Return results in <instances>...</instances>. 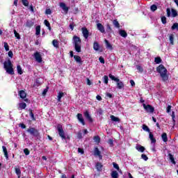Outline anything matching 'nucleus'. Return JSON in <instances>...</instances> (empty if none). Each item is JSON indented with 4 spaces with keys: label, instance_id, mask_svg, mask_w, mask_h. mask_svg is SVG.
Instances as JSON below:
<instances>
[{
    "label": "nucleus",
    "instance_id": "57",
    "mask_svg": "<svg viewBox=\"0 0 178 178\" xmlns=\"http://www.w3.org/2000/svg\"><path fill=\"white\" fill-rule=\"evenodd\" d=\"M166 12H167V17H170V15H171L170 8H168L166 9Z\"/></svg>",
    "mask_w": 178,
    "mask_h": 178
},
{
    "label": "nucleus",
    "instance_id": "40",
    "mask_svg": "<svg viewBox=\"0 0 178 178\" xmlns=\"http://www.w3.org/2000/svg\"><path fill=\"white\" fill-rule=\"evenodd\" d=\"M95 143H99L101 142V138L99 136H95L93 138Z\"/></svg>",
    "mask_w": 178,
    "mask_h": 178
},
{
    "label": "nucleus",
    "instance_id": "59",
    "mask_svg": "<svg viewBox=\"0 0 178 178\" xmlns=\"http://www.w3.org/2000/svg\"><path fill=\"white\" fill-rule=\"evenodd\" d=\"M99 60L100 63H103V64L105 63V59L102 56H100L99 58Z\"/></svg>",
    "mask_w": 178,
    "mask_h": 178
},
{
    "label": "nucleus",
    "instance_id": "25",
    "mask_svg": "<svg viewBox=\"0 0 178 178\" xmlns=\"http://www.w3.org/2000/svg\"><path fill=\"white\" fill-rule=\"evenodd\" d=\"M113 24L116 29H120V24H119V21H118V19H114L113 21Z\"/></svg>",
    "mask_w": 178,
    "mask_h": 178
},
{
    "label": "nucleus",
    "instance_id": "49",
    "mask_svg": "<svg viewBox=\"0 0 178 178\" xmlns=\"http://www.w3.org/2000/svg\"><path fill=\"white\" fill-rule=\"evenodd\" d=\"M4 48L6 51H9V44L6 42H4Z\"/></svg>",
    "mask_w": 178,
    "mask_h": 178
},
{
    "label": "nucleus",
    "instance_id": "37",
    "mask_svg": "<svg viewBox=\"0 0 178 178\" xmlns=\"http://www.w3.org/2000/svg\"><path fill=\"white\" fill-rule=\"evenodd\" d=\"M17 70L18 74H23V70H22V66H20V65H17Z\"/></svg>",
    "mask_w": 178,
    "mask_h": 178
},
{
    "label": "nucleus",
    "instance_id": "15",
    "mask_svg": "<svg viewBox=\"0 0 178 178\" xmlns=\"http://www.w3.org/2000/svg\"><path fill=\"white\" fill-rule=\"evenodd\" d=\"M104 42L106 44V48L107 49H110L111 51H112V49H113V47L112 46V44L109 42V41L106 39L104 40Z\"/></svg>",
    "mask_w": 178,
    "mask_h": 178
},
{
    "label": "nucleus",
    "instance_id": "53",
    "mask_svg": "<svg viewBox=\"0 0 178 178\" xmlns=\"http://www.w3.org/2000/svg\"><path fill=\"white\" fill-rule=\"evenodd\" d=\"M171 116H172V122H173L174 123H176V120H175V118H176V115H175V111H172V112Z\"/></svg>",
    "mask_w": 178,
    "mask_h": 178
},
{
    "label": "nucleus",
    "instance_id": "3",
    "mask_svg": "<svg viewBox=\"0 0 178 178\" xmlns=\"http://www.w3.org/2000/svg\"><path fill=\"white\" fill-rule=\"evenodd\" d=\"M4 69L6 70L8 74H15V71L13 70V64L10 59H8L7 61L4 62Z\"/></svg>",
    "mask_w": 178,
    "mask_h": 178
},
{
    "label": "nucleus",
    "instance_id": "48",
    "mask_svg": "<svg viewBox=\"0 0 178 178\" xmlns=\"http://www.w3.org/2000/svg\"><path fill=\"white\" fill-rule=\"evenodd\" d=\"M22 5L24 6H29V1L28 0H22Z\"/></svg>",
    "mask_w": 178,
    "mask_h": 178
},
{
    "label": "nucleus",
    "instance_id": "54",
    "mask_svg": "<svg viewBox=\"0 0 178 178\" xmlns=\"http://www.w3.org/2000/svg\"><path fill=\"white\" fill-rule=\"evenodd\" d=\"M161 22L163 23V24H166V17H161Z\"/></svg>",
    "mask_w": 178,
    "mask_h": 178
},
{
    "label": "nucleus",
    "instance_id": "28",
    "mask_svg": "<svg viewBox=\"0 0 178 178\" xmlns=\"http://www.w3.org/2000/svg\"><path fill=\"white\" fill-rule=\"evenodd\" d=\"M41 34V26L38 25L35 27V35H40Z\"/></svg>",
    "mask_w": 178,
    "mask_h": 178
},
{
    "label": "nucleus",
    "instance_id": "34",
    "mask_svg": "<svg viewBox=\"0 0 178 178\" xmlns=\"http://www.w3.org/2000/svg\"><path fill=\"white\" fill-rule=\"evenodd\" d=\"M109 79L113 80V81H119V79L116 78L115 76H113L112 74H108Z\"/></svg>",
    "mask_w": 178,
    "mask_h": 178
},
{
    "label": "nucleus",
    "instance_id": "60",
    "mask_svg": "<svg viewBox=\"0 0 178 178\" xmlns=\"http://www.w3.org/2000/svg\"><path fill=\"white\" fill-rule=\"evenodd\" d=\"M77 138L79 139V140H81V138H83V134L81 132H79L77 134Z\"/></svg>",
    "mask_w": 178,
    "mask_h": 178
},
{
    "label": "nucleus",
    "instance_id": "6",
    "mask_svg": "<svg viewBox=\"0 0 178 178\" xmlns=\"http://www.w3.org/2000/svg\"><path fill=\"white\" fill-rule=\"evenodd\" d=\"M143 108L147 112V113H154L155 112V108H154L150 104L146 105L145 104H143Z\"/></svg>",
    "mask_w": 178,
    "mask_h": 178
},
{
    "label": "nucleus",
    "instance_id": "56",
    "mask_svg": "<svg viewBox=\"0 0 178 178\" xmlns=\"http://www.w3.org/2000/svg\"><path fill=\"white\" fill-rule=\"evenodd\" d=\"M24 153L25 154V155H30V150H29V149L25 148L24 149Z\"/></svg>",
    "mask_w": 178,
    "mask_h": 178
},
{
    "label": "nucleus",
    "instance_id": "14",
    "mask_svg": "<svg viewBox=\"0 0 178 178\" xmlns=\"http://www.w3.org/2000/svg\"><path fill=\"white\" fill-rule=\"evenodd\" d=\"M97 27L99 31H100V33H105V27H104V25H102V24H97Z\"/></svg>",
    "mask_w": 178,
    "mask_h": 178
},
{
    "label": "nucleus",
    "instance_id": "33",
    "mask_svg": "<svg viewBox=\"0 0 178 178\" xmlns=\"http://www.w3.org/2000/svg\"><path fill=\"white\" fill-rule=\"evenodd\" d=\"M111 177L113 178H119V173L117 171H112L111 172Z\"/></svg>",
    "mask_w": 178,
    "mask_h": 178
},
{
    "label": "nucleus",
    "instance_id": "17",
    "mask_svg": "<svg viewBox=\"0 0 178 178\" xmlns=\"http://www.w3.org/2000/svg\"><path fill=\"white\" fill-rule=\"evenodd\" d=\"M19 95L22 99H24L27 97V94L24 90H19Z\"/></svg>",
    "mask_w": 178,
    "mask_h": 178
},
{
    "label": "nucleus",
    "instance_id": "13",
    "mask_svg": "<svg viewBox=\"0 0 178 178\" xmlns=\"http://www.w3.org/2000/svg\"><path fill=\"white\" fill-rule=\"evenodd\" d=\"M116 83L117 88H118V90H122L124 88V83H123V81H120V79H119V81H116Z\"/></svg>",
    "mask_w": 178,
    "mask_h": 178
},
{
    "label": "nucleus",
    "instance_id": "52",
    "mask_svg": "<svg viewBox=\"0 0 178 178\" xmlns=\"http://www.w3.org/2000/svg\"><path fill=\"white\" fill-rule=\"evenodd\" d=\"M35 84L37 87H38V86H41V81H40V78L35 79Z\"/></svg>",
    "mask_w": 178,
    "mask_h": 178
},
{
    "label": "nucleus",
    "instance_id": "20",
    "mask_svg": "<svg viewBox=\"0 0 178 178\" xmlns=\"http://www.w3.org/2000/svg\"><path fill=\"white\" fill-rule=\"evenodd\" d=\"M3 152H4V156L6 157V159H9V154H8V149H6V147L3 146Z\"/></svg>",
    "mask_w": 178,
    "mask_h": 178
},
{
    "label": "nucleus",
    "instance_id": "27",
    "mask_svg": "<svg viewBox=\"0 0 178 178\" xmlns=\"http://www.w3.org/2000/svg\"><path fill=\"white\" fill-rule=\"evenodd\" d=\"M52 45L54 47V48H59V42L58 40L54 39L52 40Z\"/></svg>",
    "mask_w": 178,
    "mask_h": 178
},
{
    "label": "nucleus",
    "instance_id": "61",
    "mask_svg": "<svg viewBox=\"0 0 178 178\" xmlns=\"http://www.w3.org/2000/svg\"><path fill=\"white\" fill-rule=\"evenodd\" d=\"M8 55L9 58H13V51H12V50L9 51Z\"/></svg>",
    "mask_w": 178,
    "mask_h": 178
},
{
    "label": "nucleus",
    "instance_id": "58",
    "mask_svg": "<svg viewBox=\"0 0 178 178\" xmlns=\"http://www.w3.org/2000/svg\"><path fill=\"white\" fill-rule=\"evenodd\" d=\"M63 95H65V93H63V92H59L58 94L57 97L58 98H62L63 97Z\"/></svg>",
    "mask_w": 178,
    "mask_h": 178
},
{
    "label": "nucleus",
    "instance_id": "23",
    "mask_svg": "<svg viewBox=\"0 0 178 178\" xmlns=\"http://www.w3.org/2000/svg\"><path fill=\"white\" fill-rule=\"evenodd\" d=\"M119 34L121 37H123V38H126V37H127V32L124 30H120Z\"/></svg>",
    "mask_w": 178,
    "mask_h": 178
},
{
    "label": "nucleus",
    "instance_id": "39",
    "mask_svg": "<svg viewBox=\"0 0 178 178\" xmlns=\"http://www.w3.org/2000/svg\"><path fill=\"white\" fill-rule=\"evenodd\" d=\"M154 62L157 65H159V63H162V58H161V57H156L154 58Z\"/></svg>",
    "mask_w": 178,
    "mask_h": 178
},
{
    "label": "nucleus",
    "instance_id": "11",
    "mask_svg": "<svg viewBox=\"0 0 178 178\" xmlns=\"http://www.w3.org/2000/svg\"><path fill=\"white\" fill-rule=\"evenodd\" d=\"M93 49L95 51H99V52H102V49H101V46H99V43H98V42H94Z\"/></svg>",
    "mask_w": 178,
    "mask_h": 178
},
{
    "label": "nucleus",
    "instance_id": "47",
    "mask_svg": "<svg viewBox=\"0 0 178 178\" xmlns=\"http://www.w3.org/2000/svg\"><path fill=\"white\" fill-rule=\"evenodd\" d=\"M143 129L145 131H147L148 133H149V128L148 127V126L143 124Z\"/></svg>",
    "mask_w": 178,
    "mask_h": 178
},
{
    "label": "nucleus",
    "instance_id": "26",
    "mask_svg": "<svg viewBox=\"0 0 178 178\" xmlns=\"http://www.w3.org/2000/svg\"><path fill=\"white\" fill-rule=\"evenodd\" d=\"M44 26H46V27H48V29L49 30V31H51V30H52V28L51 27V24L49 23V21L44 19Z\"/></svg>",
    "mask_w": 178,
    "mask_h": 178
},
{
    "label": "nucleus",
    "instance_id": "44",
    "mask_svg": "<svg viewBox=\"0 0 178 178\" xmlns=\"http://www.w3.org/2000/svg\"><path fill=\"white\" fill-rule=\"evenodd\" d=\"M156 9H158V6H156V5L155 4H153L150 6V10H152V12H155Z\"/></svg>",
    "mask_w": 178,
    "mask_h": 178
},
{
    "label": "nucleus",
    "instance_id": "1",
    "mask_svg": "<svg viewBox=\"0 0 178 178\" xmlns=\"http://www.w3.org/2000/svg\"><path fill=\"white\" fill-rule=\"evenodd\" d=\"M156 72L160 74L162 81H168L169 80V75H168V70L164 65L161 64L156 67Z\"/></svg>",
    "mask_w": 178,
    "mask_h": 178
},
{
    "label": "nucleus",
    "instance_id": "22",
    "mask_svg": "<svg viewBox=\"0 0 178 178\" xmlns=\"http://www.w3.org/2000/svg\"><path fill=\"white\" fill-rule=\"evenodd\" d=\"M15 173L17 175L18 178H20V176L22 175V171L20 170V168L15 166Z\"/></svg>",
    "mask_w": 178,
    "mask_h": 178
},
{
    "label": "nucleus",
    "instance_id": "8",
    "mask_svg": "<svg viewBox=\"0 0 178 178\" xmlns=\"http://www.w3.org/2000/svg\"><path fill=\"white\" fill-rule=\"evenodd\" d=\"M83 115L86 119L89 122V123H92V122H94V120L92 119L88 111H85L83 113Z\"/></svg>",
    "mask_w": 178,
    "mask_h": 178
},
{
    "label": "nucleus",
    "instance_id": "45",
    "mask_svg": "<svg viewBox=\"0 0 178 178\" xmlns=\"http://www.w3.org/2000/svg\"><path fill=\"white\" fill-rule=\"evenodd\" d=\"M108 81H109V78L108 77V76L105 75L104 76V84H108Z\"/></svg>",
    "mask_w": 178,
    "mask_h": 178
},
{
    "label": "nucleus",
    "instance_id": "64",
    "mask_svg": "<svg viewBox=\"0 0 178 178\" xmlns=\"http://www.w3.org/2000/svg\"><path fill=\"white\" fill-rule=\"evenodd\" d=\"M170 111H172V106L169 105L167 107V110H166L167 113H169L170 112Z\"/></svg>",
    "mask_w": 178,
    "mask_h": 178
},
{
    "label": "nucleus",
    "instance_id": "63",
    "mask_svg": "<svg viewBox=\"0 0 178 178\" xmlns=\"http://www.w3.org/2000/svg\"><path fill=\"white\" fill-rule=\"evenodd\" d=\"M97 113L99 115H103L104 114V110H102V108H99L97 111Z\"/></svg>",
    "mask_w": 178,
    "mask_h": 178
},
{
    "label": "nucleus",
    "instance_id": "62",
    "mask_svg": "<svg viewBox=\"0 0 178 178\" xmlns=\"http://www.w3.org/2000/svg\"><path fill=\"white\" fill-rule=\"evenodd\" d=\"M51 13H52V11L51 10V9H46L45 10V14L46 15H51Z\"/></svg>",
    "mask_w": 178,
    "mask_h": 178
},
{
    "label": "nucleus",
    "instance_id": "9",
    "mask_svg": "<svg viewBox=\"0 0 178 178\" xmlns=\"http://www.w3.org/2000/svg\"><path fill=\"white\" fill-rule=\"evenodd\" d=\"M81 31H82V34H83L84 38H86V40H87V38H88L89 34H90L88 29H87L86 27H82Z\"/></svg>",
    "mask_w": 178,
    "mask_h": 178
},
{
    "label": "nucleus",
    "instance_id": "5",
    "mask_svg": "<svg viewBox=\"0 0 178 178\" xmlns=\"http://www.w3.org/2000/svg\"><path fill=\"white\" fill-rule=\"evenodd\" d=\"M57 131L60 138H62V140H66V134H65V131L63 130V127H62V124H58L57 125Z\"/></svg>",
    "mask_w": 178,
    "mask_h": 178
},
{
    "label": "nucleus",
    "instance_id": "51",
    "mask_svg": "<svg viewBox=\"0 0 178 178\" xmlns=\"http://www.w3.org/2000/svg\"><path fill=\"white\" fill-rule=\"evenodd\" d=\"M78 152L81 155H83V154H84V149L79 147L78 148Z\"/></svg>",
    "mask_w": 178,
    "mask_h": 178
},
{
    "label": "nucleus",
    "instance_id": "35",
    "mask_svg": "<svg viewBox=\"0 0 178 178\" xmlns=\"http://www.w3.org/2000/svg\"><path fill=\"white\" fill-rule=\"evenodd\" d=\"M169 40L171 45H175V42H174L175 37L173 34L170 35Z\"/></svg>",
    "mask_w": 178,
    "mask_h": 178
},
{
    "label": "nucleus",
    "instance_id": "38",
    "mask_svg": "<svg viewBox=\"0 0 178 178\" xmlns=\"http://www.w3.org/2000/svg\"><path fill=\"white\" fill-rule=\"evenodd\" d=\"M26 107H27V104H26V103H19V108L20 109H26Z\"/></svg>",
    "mask_w": 178,
    "mask_h": 178
},
{
    "label": "nucleus",
    "instance_id": "50",
    "mask_svg": "<svg viewBox=\"0 0 178 178\" xmlns=\"http://www.w3.org/2000/svg\"><path fill=\"white\" fill-rule=\"evenodd\" d=\"M106 30L108 33H111V31H112V28L111 27V25L109 24H106Z\"/></svg>",
    "mask_w": 178,
    "mask_h": 178
},
{
    "label": "nucleus",
    "instance_id": "43",
    "mask_svg": "<svg viewBox=\"0 0 178 178\" xmlns=\"http://www.w3.org/2000/svg\"><path fill=\"white\" fill-rule=\"evenodd\" d=\"M136 69L138 70V72H140V73H143V72H144V68H143V67H141L140 65H136Z\"/></svg>",
    "mask_w": 178,
    "mask_h": 178
},
{
    "label": "nucleus",
    "instance_id": "31",
    "mask_svg": "<svg viewBox=\"0 0 178 178\" xmlns=\"http://www.w3.org/2000/svg\"><path fill=\"white\" fill-rule=\"evenodd\" d=\"M171 13H172L171 14L172 17H177V16H178L177 10L172 8L171 9Z\"/></svg>",
    "mask_w": 178,
    "mask_h": 178
},
{
    "label": "nucleus",
    "instance_id": "2",
    "mask_svg": "<svg viewBox=\"0 0 178 178\" xmlns=\"http://www.w3.org/2000/svg\"><path fill=\"white\" fill-rule=\"evenodd\" d=\"M72 40L74 41L73 42L76 52H81V39L80 38V37L77 35H74Z\"/></svg>",
    "mask_w": 178,
    "mask_h": 178
},
{
    "label": "nucleus",
    "instance_id": "18",
    "mask_svg": "<svg viewBox=\"0 0 178 178\" xmlns=\"http://www.w3.org/2000/svg\"><path fill=\"white\" fill-rule=\"evenodd\" d=\"M95 166L97 172H101L102 170V168H104V165L100 162H97Z\"/></svg>",
    "mask_w": 178,
    "mask_h": 178
},
{
    "label": "nucleus",
    "instance_id": "12",
    "mask_svg": "<svg viewBox=\"0 0 178 178\" xmlns=\"http://www.w3.org/2000/svg\"><path fill=\"white\" fill-rule=\"evenodd\" d=\"M94 155L95 156H99L100 159H102V155L101 154V151H99V149H98V147H95Z\"/></svg>",
    "mask_w": 178,
    "mask_h": 178
},
{
    "label": "nucleus",
    "instance_id": "7",
    "mask_svg": "<svg viewBox=\"0 0 178 178\" xmlns=\"http://www.w3.org/2000/svg\"><path fill=\"white\" fill-rule=\"evenodd\" d=\"M34 58L35 59V61L38 62V63H41V62H42V57H41V54H40V52L36 51L34 54Z\"/></svg>",
    "mask_w": 178,
    "mask_h": 178
},
{
    "label": "nucleus",
    "instance_id": "55",
    "mask_svg": "<svg viewBox=\"0 0 178 178\" xmlns=\"http://www.w3.org/2000/svg\"><path fill=\"white\" fill-rule=\"evenodd\" d=\"M141 158L143 159V161H148V156L145 154H141Z\"/></svg>",
    "mask_w": 178,
    "mask_h": 178
},
{
    "label": "nucleus",
    "instance_id": "46",
    "mask_svg": "<svg viewBox=\"0 0 178 178\" xmlns=\"http://www.w3.org/2000/svg\"><path fill=\"white\" fill-rule=\"evenodd\" d=\"M14 35H15V37L17 38V40H20V34H19V33H17L16 30H14Z\"/></svg>",
    "mask_w": 178,
    "mask_h": 178
},
{
    "label": "nucleus",
    "instance_id": "30",
    "mask_svg": "<svg viewBox=\"0 0 178 178\" xmlns=\"http://www.w3.org/2000/svg\"><path fill=\"white\" fill-rule=\"evenodd\" d=\"M161 138L164 143H168V134L166 133L162 134Z\"/></svg>",
    "mask_w": 178,
    "mask_h": 178
},
{
    "label": "nucleus",
    "instance_id": "29",
    "mask_svg": "<svg viewBox=\"0 0 178 178\" xmlns=\"http://www.w3.org/2000/svg\"><path fill=\"white\" fill-rule=\"evenodd\" d=\"M168 156H169V159H170V161H171L172 163H173V165H176V161H175V156H173V154L169 153Z\"/></svg>",
    "mask_w": 178,
    "mask_h": 178
},
{
    "label": "nucleus",
    "instance_id": "16",
    "mask_svg": "<svg viewBox=\"0 0 178 178\" xmlns=\"http://www.w3.org/2000/svg\"><path fill=\"white\" fill-rule=\"evenodd\" d=\"M60 6L63 9V10L65 11V13H67V12H69V7L66 6V3H60Z\"/></svg>",
    "mask_w": 178,
    "mask_h": 178
},
{
    "label": "nucleus",
    "instance_id": "4",
    "mask_svg": "<svg viewBox=\"0 0 178 178\" xmlns=\"http://www.w3.org/2000/svg\"><path fill=\"white\" fill-rule=\"evenodd\" d=\"M26 131H27V133L31 134V136H33V137H36L37 138H38V137H40V131H38V129H37L34 127H29L26 130Z\"/></svg>",
    "mask_w": 178,
    "mask_h": 178
},
{
    "label": "nucleus",
    "instance_id": "10",
    "mask_svg": "<svg viewBox=\"0 0 178 178\" xmlns=\"http://www.w3.org/2000/svg\"><path fill=\"white\" fill-rule=\"evenodd\" d=\"M76 118L79 122L82 124V126H86V121H84V118H83V114L78 113L76 115Z\"/></svg>",
    "mask_w": 178,
    "mask_h": 178
},
{
    "label": "nucleus",
    "instance_id": "32",
    "mask_svg": "<svg viewBox=\"0 0 178 178\" xmlns=\"http://www.w3.org/2000/svg\"><path fill=\"white\" fill-rule=\"evenodd\" d=\"M112 122H120V118L115 117V115L110 116Z\"/></svg>",
    "mask_w": 178,
    "mask_h": 178
},
{
    "label": "nucleus",
    "instance_id": "19",
    "mask_svg": "<svg viewBox=\"0 0 178 178\" xmlns=\"http://www.w3.org/2000/svg\"><path fill=\"white\" fill-rule=\"evenodd\" d=\"M74 60H76V62H77V63H80L81 65H82L83 61H81V57H80V56L74 55Z\"/></svg>",
    "mask_w": 178,
    "mask_h": 178
},
{
    "label": "nucleus",
    "instance_id": "24",
    "mask_svg": "<svg viewBox=\"0 0 178 178\" xmlns=\"http://www.w3.org/2000/svg\"><path fill=\"white\" fill-rule=\"evenodd\" d=\"M33 26H34V22H33L31 20L26 21V27H29V29H31V27H33Z\"/></svg>",
    "mask_w": 178,
    "mask_h": 178
},
{
    "label": "nucleus",
    "instance_id": "36",
    "mask_svg": "<svg viewBox=\"0 0 178 178\" xmlns=\"http://www.w3.org/2000/svg\"><path fill=\"white\" fill-rule=\"evenodd\" d=\"M29 115L31 116L32 120L35 121V117L34 116V113H33V111L31 108H29Z\"/></svg>",
    "mask_w": 178,
    "mask_h": 178
},
{
    "label": "nucleus",
    "instance_id": "41",
    "mask_svg": "<svg viewBox=\"0 0 178 178\" xmlns=\"http://www.w3.org/2000/svg\"><path fill=\"white\" fill-rule=\"evenodd\" d=\"M171 30H177L178 31V23L175 22L171 26Z\"/></svg>",
    "mask_w": 178,
    "mask_h": 178
},
{
    "label": "nucleus",
    "instance_id": "42",
    "mask_svg": "<svg viewBox=\"0 0 178 178\" xmlns=\"http://www.w3.org/2000/svg\"><path fill=\"white\" fill-rule=\"evenodd\" d=\"M113 166L115 169H117V170H118V172H122V170H120V168H119V165L116 163H113Z\"/></svg>",
    "mask_w": 178,
    "mask_h": 178
},
{
    "label": "nucleus",
    "instance_id": "21",
    "mask_svg": "<svg viewBox=\"0 0 178 178\" xmlns=\"http://www.w3.org/2000/svg\"><path fill=\"white\" fill-rule=\"evenodd\" d=\"M136 149H137V151H138L139 152H144V151H145V147L140 145H138V146H136Z\"/></svg>",
    "mask_w": 178,
    "mask_h": 178
}]
</instances>
